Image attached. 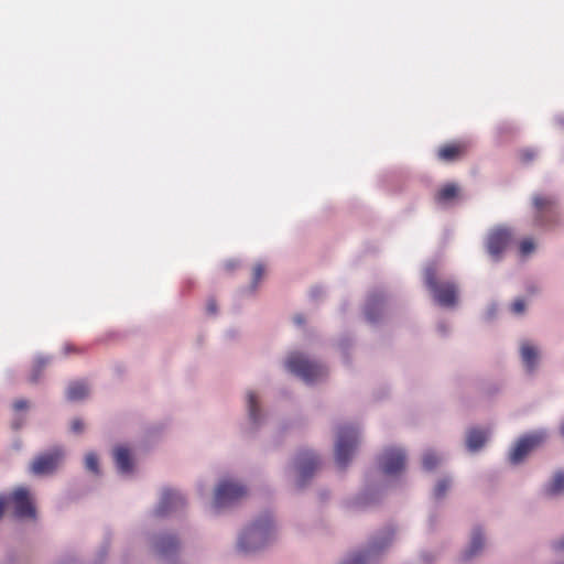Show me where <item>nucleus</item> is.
<instances>
[{
  "mask_svg": "<svg viewBox=\"0 0 564 564\" xmlns=\"http://www.w3.org/2000/svg\"><path fill=\"white\" fill-rule=\"evenodd\" d=\"M279 536V527L271 512L249 519L237 532L235 551L242 556L256 555L271 546Z\"/></svg>",
  "mask_w": 564,
  "mask_h": 564,
  "instance_id": "obj_1",
  "label": "nucleus"
},
{
  "mask_svg": "<svg viewBox=\"0 0 564 564\" xmlns=\"http://www.w3.org/2000/svg\"><path fill=\"white\" fill-rule=\"evenodd\" d=\"M249 489L245 481L232 475H225L215 482L206 512L210 517H219L248 496Z\"/></svg>",
  "mask_w": 564,
  "mask_h": 564,
  "instance_id": "obj_2",
  "label": "nucleus"
},
{
  "mask_svg": "<svg viewBox=\"0 0 564 564\" xmlns=\"http://www.w3.org/2000/svg\"><path fill=\"white\" fill-rule=\"evenodd\" d=\"M362 440V429L359 423H339L334 429V457L336 464L344 468L355 457Z\"/></svg>",
  "mask_w": 564,
  "mask_h": 564,
  "instance_id": "obj_3",
  "label": "nucleus"
},
{
  "mask_svg": "<svg viewBox=\"0 0 564 564\" xmlns=\"http://www.w3.org/2000/svg\"><path fill=\"white\" fill-rule=\"evenodd\" d=\"M437 265L429 264L424 269V283L433 301L444 308H455L459 303L458 286L452 281H438Z\"/></svg>",
  "mask_w": 564,
  "mask_h": 564,
  "instance_id": "obj_4",
  "label": "nucleus"
},
{
  "mask_svg": "<svg viewBox=\"0 0 564 564\" xmlns=\"http://www.w3.org/2000/svg\"><path fill=\"white\" fill-rule=\"evenodd\" d=\"M283 366L286 371L308 383L316 382L328 373L324 364L312 360L305 354L299 351L290 352L285 357Z\"/></svg>",
  "mask_w": 564,
  "mask_h": 564,
  "instance_id": "obj_5",
  "label": "nucleus"
},
{
  "mask_svg": "<svg viewBox=\"0 0 564 564\" xmlns=\"http://www.w3.org/2000/svg\"><path fill=\"white\" fill-rule=\"evenodd\" d=\"M319 465V456L313 451L305 449L284 467V475L295 487L301 488Z\"/></svg>",
  "mask_w": 564,
  "mask_h": 564,
  "instance_id": "obj_6",
  "label": "nucleus"
},
{
  "mask_svg": "<svg viewBox=\"0 0 564 564\" xmlns=\"http://www.w3.org/2000/svg\"><path fill=\"white\" fill-rule=\"evenodd\" d=\"M243 409L246 415L243 433L253 435L265 425L268 420L261 393L254 389H247L243 393Z\"/></svg>",
  "mask_w": 564,
  "mask_h": 564,
  "instance_id": "obj_7",
  "label": "nucleus"
},
{
  "mask_svg": "<svg viewBox=\"0 0 564 564\" xmlns=\"http://www.w3.org/2000/svg\"><path fill=\"white\" fill-rule=\"evenodd\" d=\"M65 460V447L54 446L35 456L29 465V471L36 477H50L63 467Z\"/></svg>",
  "mask_w": 564,
  "mask_h": 564,
  "instance_id": "obj_8",
  "label": "nucleus"
},
{
  "mask_svg": "<svg viewBox=\"0 0 564 564\" xmlns=\"http://www.w3.org/2000/svg\"><path fill=\"white\" fill-rule=\"evenodd\" d=\"M517 354L522 371L527 376H535L543 361V349L541 344L533 338H520L517 343Z\"/></svg>",
  "mask_w": 564,
  "mask_h": 564,
  "instance_id": "obj_9",
  "label": "nucleus"
},
{
  "mask_svg": "<svg viewBox=\"0 0 564 564\" xmlns=\"http://www.w3.org/2000/svg\"><path fill=\"white\" fill-rule=\"evenodd\" d=\"M394 541V531L389 529L376 535L370 544L345 556L339 564H370L379 553L387 550Z\"/></svg>",
  "mask_w": 564,
  "mask_h": 564,
  "instance_id": "obj_10",
  "label": "nucleus"
},
{
  "mask_svg": "<svg viewBox=\"0 0 564 564\" xmlns=\"http://www.w3.org/2000/svg\"><path fill=\"white\" fill-rule=\"evenodd\" d=\"M550 436L546 429H539L520 436L509 451V460L512 465L524 462L529 454L544 444Z\"/></svg>",
  "mask_w": 564,
  "mask_h": 564,
  "instance_id": "obj_11",
  "label": "nucleus"
},
{
  "mask_svg": "<svg viewBox=\"0 0 564 564\" xmlns=\"http://www.w3.org/2000/svg\"><path fill=\"white\" fill-rule=\"evenodd\" d=\"M9 495L10 507L19 519H34V497L30 489L18 487Z\"/></svg>",
  "mask_w": 564,
  "mask_h": 564,
  "instance_id": "obj_12",
  "label": "nucleus"
},
{
  "mask_svg": "<svg viewBox=\"0 0 564 564\" xmlns=\"http://www.w3.org/2000/svg\"><path fill=\"white\" fill-rule=\"evenodd\" d=\"M512 236L511 229L502 226L495 227L488 231L486 249L492 260L497 261L500 259Z\"/></svg>",
  "mask_w": 564,
  "mask_h": 564,
  "instance_id": "obj_13",
  "label": "nucleus"
},
{
  "mask_svg": "<svg viewBox=\"0 0 564 564\" xmlns=\"http://www.w3.org/2000/svg\"><path fill=\"white\" fill-rule=\"evenodd\" d=\"M406 454L402 447H389L380 456L379 465L388 476H395L405 469Z\"/></svg>",
  "mask_w": 564,
  "mask_h": 564,
  "instance_id": "obj_14",
  "label": "nucleus"
},
{
  "mask_svg": "<svg viewBox=\"0 0 564 564\" xmlns=\"http://www.w3.org/2000/svg\"><path fill=\"white\" fill-rule=\"evenodd\" d=\"M112 458L117 473L122 477H130L135 471V457L130 446L119 444L112 449Z\"/></svg>",
  "mask_w": 564,
  "mask_h": 564,
  "instance_id": "obj_15",
  "label": "nucleus"
},
{
  "mask_svg": "<svg viewBox=\"0 0 564 564\" xmlns=\"http://www.w3.org/2000/svg\"><path fill=\"white\" fill-rule=\"evenodd\" d=\"M186 505L185 496L172 489H165L161 494L160 501L155 507L154 512L158 516H164L183 508Z\"/></svg>",
  "mask_w": 564,
  "mask_h": 564,
  "instance_id": "obj_16",
  "label": "nucleus"
},
{
  "mask_svg": "<svg viewBox=\"0 0 564 564\" xmlns=\"http://www.w3.org/2000/svg\"><path fill=\"white\" fill-rule=\"evenodd\" d=\"M492 435L491 426L471 427L466 433V447L470 453H477L488 443Z\"/></svg>",
  "mask_w": 564,
  "mask_h": 564,
  "instance_id": "obj_17",
  "label": "nucleus"
},
{
  "mask_svg": "<svg viewBox=\"0 0 564 564\" xmlns=\"http://www.w3.org/2000/svg\"><path fill=\"white\" fill-rule=\"evenodd\" d=\"M542 494L547 499H557L564 496V470L554 471L545 480Z\"/></svg>",
  "mask_w": 564,
  "mask_h": 564,
  "instance_id": "obj_18",
  "label": "nucleus"
},
{
  "mask_svg": "<svg viewBox=\"0 0 564 564\" xmlns=\"http://www.w3.org/2000/svg\"><path fill=\"white\" fill-rule=\"evenodd\" d=\"M486 545L485 534L480 530H475L471 533L470 540L466 547L463 550L460 554V560L463 562H469L476 556L480 555Z\"/></svg>",
  "mask_w": 564,
  "mask_h": 564,
  "instance_id": "obj_19",
  "label": "nucleus"
},
{
  "mask_svg": "<svg viewBox=\"0 0 564 564\" xmlns=\"http://www.w3.org/2000/svg\"><path fill=\"white\" fill-rule=\"evenodd\" d=\"M553 204L554 200L551 196L542 194H535L532 196V207L536 223H541L542 215L551 210Z\"/></svg>",
  "mask_w": 564,
  "mask_h": 564,
  "instance_id": "obj_20",
  "label": "nucleus"
},
{
  "mask_svg": "<svg viewBox=\"0 0 564 564\" xmlns=\"http://www.w3.org/2000/svg\"><path fill=\"white\" fill-rule=\"evenodd\" d=\"M178 546V539L173 534H162L153 542L154 550L163 555L173 552Z\"/></svg>",
  "mask_w": 564,
  "mask_h": 564,
  "instance_id": "obj_21",
  "label": "nucleus"
},
{
  "mask_svg": "<svg viewBox=\"0 0 564 564\" xmlns=\"http://www.w3.org/2000/svg\"><path fill=\"white\" fill-rule=\"evenodd\" d=\"M84 467L88 474L95 477L101 476L100 456L96 452H87L84 455Z\"/></svg>",
  "mask_w": 564,
  "mask_h": 564,
  "instance_id": "obj_22",
  "label": "nucleus"
},
{
  "mask_svg": "<svg viewBox=\"0 0 564 564\" xmlns=\"http://www.w3.org/2000/svg\"><path fill=\"white\" fill-rule=\"evenodd\" d=\"M90 393V388L86 382H73L67 388V398L72 401H80L87 398Z\"/></svg>",
  "mask_w": 564,
  "mask_h": 564,
  "instance_id": "obj_23",
  "label": "nucleus"
},
{
  "mask_svg": "<svg viewBox=\"0 0 564 564\" xmlns=\"http://www.w3.org/2000/svg\"><path fill=\"white\" fill-rule=\"evenodd\" d=\"M444 460V456L434 449H427L422 455V466L426 471H433Z\"/></svg>",
  "mask_w": 564,
  "mask_h": 564,
  "instance_id": "obj_24",
  "label": "nucleus"
},
{
  "mask_svg": "<svg viewBox=\"0 0 564 564\" xmlns=\"http://www.w3.org/2000/svg\"><path fill=\"white\" fill-rule=\"evenodd\" d=\"M453 480L448 476H444L440 478L434 488H433V498L436 500H441L448 494L449 489L452 488Z\"/></svg>",
  "mask_w": 564,
  "mask_h": 564,
  "instance_id": "obj_25",
  "label": "nucleus"
},
{
  "mask_svg": "<svg viewBox=\"0 0 564 564\" xmlns=\"http://www.w3.org/2000/svg\"><path fill=\"white\" fill-rule=\"evenodd\" d=\"M538 249V242L531 237L523 238L518 246V253L521 258L531 257Z\"/></svg>",
  "mask_w": 564,
  "mask_h": 564,
  "instance_id": "obj_26",
  "label": "nucleus"
},
{
  "mask_svg": "<svg viewBox=\"0 0 564 564\" xmlns=\"http://www.w3.org/2000/svg\"><path fill=\"white\" fill-rule=\"evenodd\" d=\"M458 195V187L457 185L455 184H446L445 186H443L438 194H437V199L438 202L443 203V204H448L451 203L454 198H456Z\"/></svg>",
  "mask_w": 564,
  "mask_h": 564,
  "instance_id": "obj_27",
  "label": "nucleus"
},
{
  "mask_svg": "<svg viewBox=\"0 0 564 564\" xmlns=\"http://www.w3.org/2000/svg\"><path fill=\"white\" fill-rule=\"evenodd\" d=\"M460 152L462 147L459 144H447L438 150V158L448 162L456 159Z\"/></svg>",
  "mask_w": 564,
  "mask_h": 564,
  "instance_id": "obj_28",
  "label": "nucleus"
},
{
  "mask_svg": "<svg viewBox=\"0 0 564 564\" xmlns=\"http://www.w3.org/2000/svg\"><path fill=\"white\" fill-rule=\"evenodd\" d=\"M527 307H528L527 301L524 299L518 297V299H514L510 303L509 311L514 316H522V315H524Z\"/></svg>",
  "mask_w": 564,
  "mask_h": 564,
  "instance_id": "obj_29",
  "label": "nucleus"
},
{
  "mask_svg": "<svg viewBox=\"0 0 564 564\" xmlns=\"http://www.w3.org/2000/svg\"><path fill=\"white\" fill-rule=\"evenodd\" d=\"M381 308H382V303L380 300H377V299L369 300L367 302L366 308H365L367 318L371 322H375L377 316L372 313V311L373 310L381 311Z\"/></svg>",
  "mask_w": 564,
  "mask_h": 564,
  "instance_id": "obj_30",
  "label": "nucleus"
},
{
  "mask_svg": "<svg viewBox=\"0 0 564 564\" xmlns=\"http://www.w3.org/2000/svg\"><path fill=\"white\" fill-rule=\"evenodd\" d=\"M48 359L37 358L31 372V380L36 381L40 377V371L47 365Z\"/></svg>",
  "mask_w": 564,
  "mask_h": 564,
  "instance_id": "obj_31",
  "label": "nucleus"
},
{
  "mask_svg": "<svg viewBox=\"0 0 564 564\" xmlns=\"http://www.w3.org/2000/svg\"><path fill=\"white\" fill-rule=\"evenodd\" d=\"M85 429V424L83 422V420L80 419H73L72 422H70V430L74 432V433H82Z\"/></svg>",
  "mask_w": 564,
  "mask_h": 564,
  "instance_id": "obj_32",
  "label": "nucleus"
},
{
  "mask_svg": "<svg viewBox=\"0 0 564 564\" xmlns=\"http://www.w3.org/2000/svg\"><path fill=\"white\" fill-rule=\"evenodd\" d=\"M263 272H264V269L260 264H258L253 268L252 280L254 283H257L261 280Z\"/></svg>",
  "mask_w": 564,
  "mask_h": 564,
  "instance_id": "obj_33",
  "label": "nucleus"
},
{
  "mask_svg": "<svg viewBox=\"0 0 564 564\" xmlns=\"http://www.w3.org/2000/svg\"><path fill=\"white\" fill-rule=\"evenodd\" d=\"M553 549L556 552H564V534L553 542Z\"/></svg>",
  "mask_w": 564,
  "mask_h": 564,
  "instance_id": "obj_34",
  "label": "nucleus"
},
{
  "mask_svg": "<svg viewBox=\"0 0 564 564\" xmlns=\"http://www.w3.org/2000/svg\"><path fill=\"white\" fill-rule=\"evenodd\" d=\"M13 406L17 411H23L29 409V402L26 400H17Z\"/></svg>",
  "mask_w": 564,
  "mask_h": 564,
  "instance_id": "obj_35",
  "label": "nucleus"
},
{
  "mask_svg": "<svg viewBox=\"0 0 564 564\" xmlns=\"http://www.w3.org/2000/svg\"><path fill=\"white\" fill-rule=\"evenodd\" d=\"M558 432L560 435L564 438V420L560 424Z\"/></svg>",
  "mask_w": 564,
  "mask_h": 564,
  "instance_id": "obj_36",
  "label": "nucleus"
}]
</instances>
